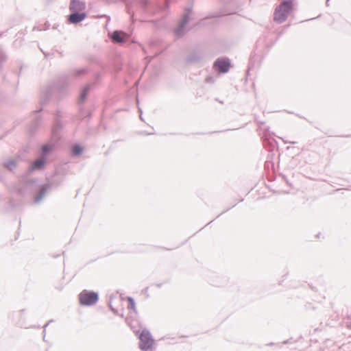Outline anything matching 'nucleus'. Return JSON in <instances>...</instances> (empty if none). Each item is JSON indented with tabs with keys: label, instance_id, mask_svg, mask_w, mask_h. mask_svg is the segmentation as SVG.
Returning <instances> with one entry per match:
<instances>
[{
	"label": "nucleus",
	"instance_id": "1",
	"mask_svg": "<svg viewBox=\"0 0 351 351\" xmlns=\"http://www.w3.org/2000/svg\"><path fill=\"white\" fill-rule=\"evenodd\" d=\"M293 10V1L291 0H284L275 9L274 20L278 23L285 22L289 14Z\"/></svg>",
	"mask_w": 351,
	"mask_h": 351
},
{
	"label": "nucleus",
	"instance_id": "2",
	"mask_svg": "<svg viewBox=\"0 0 351 351\" xmlns=\"http://www.w3.org/2000/svg\"><path fill=\"white\" fill-rule=\"evenodd\" d=\"M99 293L94 291L84 289L78 295L80 304L82 306H90L99 300Z\"/></svg>",
	"mask_w": 351,
	"mask_h": 351
},
{
	"label": "nucleus",
	"instance_id": "3",
	"mask_svg": "<svg viewBox=\"0 0 351 351\" xmlns=\"http://www.w3.org/2000/svg\"><path fill=\"white\" fill-rule=\"evenodd\" d=\"M138 348L143 351L150 350L154 343V339L150 332L147 329H143L139 335Z\"/></svg>",
	"mask_w": 351,
	"mask_h": 351
},
{
	"label": "nucleus",
	"instance_id": "4",
	"mask_svg": "<svg viewBox=\"0 0 351 351\" xmlns=\"http://www.w3.org/2000/svg\"><path fill=\"white\" fill-rule=\"evenodd\" d=\"M191 12V8H187L185 13L183 14L182 18L179 23L178 27L175 29L174 34L177 38H181L184 35V27L189 20V14Z\"/></svg>",
	"mask_w": 351,
	"mask_h": 351
},
{
	"label": "nucleus",
	"instance_id": "5",
	"mask_svg": "<svg viewBox=\"0 0 351 351\" xmlns=\"http://www.w3.org/2000/svg\"><path fill=\"white\" fill-rule=\"evenodd\" d=\"M230 67V62L228 58H217L213 64V68L221 73H227Z\"/></svg>",
	"mask_w": 351,
	"mask_h": 351
},
{
	"label": "nucleus",
	"instance_id": "6",
	"mask_svg": "<svg viewBox=\"0 0 351 351\" xmlns=\"http://www.w3.org/2000/svg\"><path fill=\"white\" fill-rule=\"evenodd\" d=\"M110 37L113 43L122 44L128 40L129 35L123 31L115 30L110 35Z\"/></svg>",
	"mask_w": 351,
	"mask_h": 351
},
{
	"label": "nucleus",
	"instance_id": "7",
	"mask_svg": "<svg viewBox=\"0 0 351 351\" xmlns=\"http://www.w3.org/2000/svg\"><path fill=\"white\" fill-rule=\"evenodd\" d=\"M86 17V14L85 12H71L68 19L70 23L77 24L84 21Z\"/></svg>",
	"mask_w": 351,
	"mask_h": 351
},
{
	"label": "nucleus",
	"instance_id": "8",
	"mask_svg": "<svg viewBox=\"0 0 351 351\" xmlns=\"http://www.w3.org/2000/svg\"><path fill=\"white\" fill-rule=\"evenodd\" d=\"M47 162V158L45 156H40L36 159L29 167V171H33L34 170H40L42 169L45 165Z\"/></svg>",
	"mask_w": 351,
	"mask_h": 351
},
{
	"label": "nucleus",
	"instance_id": "9",
	"mask_svg": "<svg viewBox=\"0 0 351 351\" xmlns=\"http://www.w3.org/2000/svg\"><path fill=\"white\" fill-rule=\"evenodd\" d=\"M86 4L83 1H80L79 0H71L69 9L71 12H80L85 10Z\"/></svg>",
	"mask_w": 351,
	"mask_h": 351
},
{
	"label": "nucleus",
	"instance_id": "10",
	"mask_svg": "<svg viewBox=\"0 0 351 351\" xmlns=\"http://www.w3.org/2000/svg\"><path fill=\"white\" fill-rule=\"evenodd\" d=\"M51 188V185L49 184H43L40 187V190L38 195L34 197V202L37 204L41 201L44 197L46 195L47 191Z\"/></svg>",
	"mask_w": 351,
	"mask_h": 351
},
{
	"label": "nucleus",
	"instance_id": "11",
	"mask_svg": "<svg viewBox=\"0 0 351 351\" xmlns=\"http://www.w3.org/2000/svg\"><path fill=\"white\" fill-rule=\"evenodd\" d=\"M202 58V56L197 53H193L186 58L188 63L198 62Z\"/></svg>",
	"mask_w": 351,
	"mask_h": 351
},
{
	"label": "nucleus",
	"instance_id": "12",
	"mask_svg": "<svg viewBox=\"0 0 351 351\" xmlns=\"http://www.w3.org/2000/svg\"><path fill=\"white\" fill-rule=\"evenodd\" d=\"M90 89V84H87L83 88V89L80 93V101H79L80 103L84 102V101L86 99L87 95Z\"/></svg>",
	"mask_w": 351,
	"mask_h": 351
},
{
	"label": "nucleus",
	"instance_id": "13",
	"mask_svg": "<svg viewBox=\"0 0 351 351\" xmlns=\"http://www.w3.org/2000/svg\"><path fill=\"white\" fill-rule=\"evenodd\" d=\"M4 167H5L10 171H13L17 167V161L16 160H9L3 162Z\"/></svg>",
	"mask_w": 351,
	"mask_h": 351
},
{
	"label": "nucleus",
	"instance_id": "14",
	"mask_svg": "<svg viewBox=\"0 0 351 351\" xmlns=\"http://www.w3.org/2000/svg\"><path fill=\"white\" fill-rule=\"evenodd\" d=\"M71 151L73 156H77L82 153L83 149L79 144H75L73 145Z\"/></svg>",
	"mask_w": 351,
	"mask_h": 351
},
{
	"label": "nucleus",
	"instance_id": "15",
	"mask_svg": "<svg viewBox=\"0 0 351 351\" xmlns=\"http://www.w3.org/2000/svg\"><path fill=\"white\" fill-rule=\"evenodd\" d=\"M139 4L141 7L147 13V14H152V12L149 11V2L148 0H140ZM154 14V13H152Z\"/></svg>",
	"mask_w": 351,
	"mask_h": 351
},
{
	"label": "nucleus",
	"instance_id": "16",
	"mask_svg": "<svg viewBox=\"0 0 351 351\" xmlns=\"http://www.w3.org/2000/svg\"><path fill=\"white\" fill-rule=\"evenodd\" d=\"M56 125L53 128V131L58 130L59 128H60L62 127L61 121L60 119V118L62 117V112L58 110L56 113Z\"/></svg>",
	"mask_w": 351,
	"mask_h": 351
},
{
	"label": "nucleus",
	"instance_id": "17",
	"mask_svg": "<svg viewBox=\"0 0 351 351\" xmlns=\"http://www.w3.org/2000/svg\"><path fill=\"white\" fill-rule=\"evenodd\" d=\"M128 308L134 311V313L135 314H136L137 311H136V304H135L134 300L131 297H128Z\"/></svg>",
	"mask_w": 351,
	"mask_h": 351
},
{
	"label": "nucleus",
	"instance_id": "18",
	"mask_svg": "<svg viewBox=\"0 0 351 351\" xmlns=\"http://www.w3.org/2000/svg\"><path fill=\"white\" fill-rule=\"evenodd\" d=\"M52 147L48 144H45L42 146V156L46 157V156L51 152Z\"/></svg>",
	"mask_w": 351,
	"mask_h": 351
},
{
	"label": "nucleus",
	"instance_id": "19",
	"mask_svg": "<svg viewBox=\"0 0 351 351\" xmlns=\"http://www.w3.org/2000/svg\"><path fill=\"white\" fill-rule=\"evenodd\" d=\"M49 26H50V24H49L48 22H46V23L44 24L43 27H41V26H37V27H35L34 28V29H38V31L47 30V29H49Z\"/></svg>",
	"mask_w": 351,
	"mask_h": 351
},
{
	"label": "nucleus",
	"instance_id": "20",
	"mask_svg": "<svg viewBox=\"0 0 351 351\" xmlns=\"http://www.w3.org/2000/svg\"><path fill=\"white\" fill-rule=\"evenodd\" d=\"M87 72V69L85 68L78 69L75 71V75L76 77H80Z\"/></svg>",
	"mask_w": 351,
	"mask_h": 351
},
{
	"label": "nucleus",
	"instance_id": "21",
	"mask_svg": "<svg viewBox=\"0 0 351 351\" xmlns=\"http://www.w3.org/2000/svg\"><path fill=\"white\" fill-rule=\"evenodd\" d=\"M6 59V56L5 54V53L3 52V50H1L0 49V62H3L4 60H5Z\"/></svg>",
	"mask_w": 351,
	"mask_h": 351
},
{
	"label": "nucleus",
	"instance_id": "22",
	"mask_svg": "<svg viewBox=\"0 0 351 351\" xmlns=\"http://www.w3.org/2000/svg\"><path fill=\"white\" fill-rule=\"evenodd\" d=\"M109 307L110 308V310L114 313V314H118V311L116 310L114 307H112V306L111 305L110 303H109Z\"/></svg>",
	"mask_w": 351,
	"mask_h": 351
},
{
	"label": "nucleus",
	"instance_id": "23",
	"mask_svg": "<svg viewBox=\"0 0 351 351\" xmlns=\"http://www.w3.org/2000/svg\"><path fill=\"white\" fill-rule=\"evenodd\" d=\"M284 143H285V144H287V143H289V144H292V145L295 144V142H294V141H284Z\"/></svg>",
	"mask_w": 351,
	"mask_h": 351
},
{
	"label": "nucleus",
	"instance_id": "24",
	"mask_svg": "<svg viewBox=\"0 0 351 351\" xmlns=\"http://www.w3.org/2000/svg\"><path fill=\"white\" fill-rule=\"evenodd\" d=\"M53 320H50L49 321L45 326H44V329H46L47 327H48L49 324L52 322Z\"/></svg>",
	"mask_w": 351,
	"mask_h": 351
},
{
	"label": "nucleus",
	"instance_id": "25",
	"mask_svg": "<svg viewBox=\"0 0 351 351\" xmlns=\"http://www.w3.org/2000/svg\"><path fill=\"white\" fill-rule=\"evenodd\" d=\"M169 7V2L167 0L165 1V6L163 9H167Z\"/></svg>",
	"mask_w": 351,
	"mask_h": 351
},
{
	"label": "nucleus",
	"instance_id": "26",
	"mask_svg": "<svg viewBox=\"0 0 351 351\" xmlns=\"http://www.w3.org/2000/svg\"><path fill=\"white\" fill-rule=\"evenodd\" d=\"M45 336H46V329L43 330V341H45Z\"/></svg>",
	"mask_w": 351,
	"mask_h": 351
},
{
	"label": "nucleus",
	"instance_id": "27",
	"mask_svg": "<svg viewBox=\"0 0 351 351\" xmlns=\"http://www.w3.org/2000/svg\"><path fill=\"white\" fill-rule=\"evenodd\" d=\"M138 110H139V112H140V113H141V114H140V119L143 121V117H142V110H141V108H138Z\"/></svg>",
	"mask_w": 351,
	"mask_h": 351
},
{
	"label": "nucleus",
	"instance_id": "28",
	"mask_svg": "<svg viewBox=\"0 0 351 351\" xmlns=\"http://www.w3.org/2000/svg\"><path fill=\"white\" fill-rule=\"evenodd\" d=\"M156 286L157 287L160 288V287H161V286H162V283H157V284H156Z\"/></svg>",
	"mask_w": 351,
	"mask_h": 351
},
{
	"label": "nucleus",
	"instance_id": "29",
	"mask_svg": "<svg viewBox=\"0 0 351 351\" xmlns=\"http://www.w3.org/2000/svg\"><path fill=\"white\" fill-rule=\"evenodd\" d=\"M329 1H330V0H326V6L329 5Z\"/></svg>",
	"mask_w": 351,
	"mask_h": 351
},
{
	"label": "nucleus",
	"instance_id": "30",
	"mask_svg": "<svg viewBox=\"0 0 351 351\" xmlns=\"http://www.w3.org/2000/svg\"><path fill=\"white\" fill-rule=\"evenodd\" d=\"M148 289H149L148 287L145 288L144 291L145 293H147L148 291Z\"/></svg>",
	"mask_w": 351,
	"mask_h": 351
},
{
	"label": "nucleus",
	"instance_id": "31",
	"mask_svg": "<svg viewBox=\"0 0 351 351\" xmlns=\"http://www.w3.org/2000/svg\"><path fill=\"white\" fill-rule=\"evenodd\" d=\"M42 110V108H40L38 110H36V112H40Z\"/></svg>",
	"mask_w": 351,
	"mask_h": 351
},
{
	"label": "nucleus",
	"instance_id": "32",
	"mask_svg": "<svg viewBox=\"0 0 351 351\" xmlns=\"http://www.w3.org/2000/svg\"><path fill=\"white\" fill-rule=\"evenodd\" d=\"M58 256H60V255H59V254H58V255H53V258H57V257H58Z\"/></svg>",
	"mask_w": 351,
	"mask_h": 351
},
{
	"label": "nucleus",
	"instance_id": "33",
	"mask_svg": "<svg viewBox=\"0 0 351 351\" xmlns=\"http://www.w3.org/2000/svg\"><path fill=\"white\" fill-rule=\"evenodd\" d=\"M348 328H351V322H350V324H348Z\"/></svg>",
	"mask_w": 351,
	"mask_h": 351
},
{
	"label": "nucleus",
	"instance_id": "34",
	"mask_svg": "<svg viewBox=\"0 0 351 351\" xmlns=\"http://www.w3.org/2000/svg\"><path fill=\"white\" fill-rule=\"evenodd\" d=\"M213 222V220H210L209 222H208V224H210Z\"/></svg>",
	"mask_w": 351,
	"mask_h": 351
},
{
	"label": "nucleus",
	"instance_id": "35",
	"mask_svg": "<svg viewBox=\"0 0 351 351\" xmlns=\"http://www.w3.org/2000/svg\"><path fill=\"white\" fill-rule=\"evenodd\" d=\"M213 222V220H210L209 222H208V224H210Z\"/></svg>",
	"mask_w": 351,
	"mask_h": 351
},
{
	"label": "nucleus",
	"instance_id": "36",
	"mask_svg": "<svg viewBox=\"0 0 351 351\" xmlns=\"http://www.w3.org/2000/svg\"><path fill=\"white\" fill-rule=\"evenodd\" d=\"M213 222V220H210L209 222H208V224H210Z\"/></svg>",
	"mask_w": 351,
	"mask_h": 351
},
{
	"label": "nucleus",
	"instance_id": "37",
	"mask_svg": "<svg viewBox=\"0 0 351 351\" xmlns=\"http://www.w3.org/2000/svg\"><path fill=\"white\" fill-rule=\"evenodd\" d=\"M213 222V220H210L209 222H208V224H210Z\"/></svg>",
	"mask_w": 351,
	"mask_h": 351
},
{
	"label": "nucleus",
	"instance_id": "38",
	"mask_svg": "<svg viewBox=\"0 0 351 351\" xmlns=\"http://www.w3.org/2000/svg\"><path fill=\"white\" fill-rule=\"evenodd\" d=\"M110 17L108 16V22L110 21Z\"/></svg>",
	"mask_w": 351,
	"mask_h": 351
}]
</instances>
